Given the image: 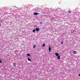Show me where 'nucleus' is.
I'll list each match as a JSON object with an SVG mask.
<instances>
[{
	"mask_svg": "<svg viewBox=\"0 0 80 80\" xmlns=\"http://www.w3.org/2000/svg\"><path fill=\"white\" fill-rule=\"evenodd\" d=\"M36 32H38V31H39V30H40V29H39V28H36Z\"/></svg>",
	"mask_w": 80,
	"mask_h": 80,
	"instance_id": "obj_1",
	"label": "nucleus"
},
{
	"mask_svg": "<svg viewBox=\"0 0 80 80\" xmlns=\"http://www.w3.org/2000/svg\"><path fill=\"white\" fill-rule=\"evenodd\" d=\"M33 14L34 15H38V13L37 12H34Z\"/></svg>",
	"mask_w": 80,
	"mask_h": 80,
	"instance_id": "obj_2",
	"label": "nucleus"
},
{
	"mask_svg": "<svg viewBox=\"0 0 80 80\" xmlns=\"http://www.w3.org/2000/svg\"><path fill=\"white\" fill-rule=\"evenodd\" d=\"M60 57H61V56H60V55H59L58 57V60H60Z\"/></svg>",
	"mask_w": 80,
	"mask_h": 80,
	"instance_id": "obj_3",
	"label": "nucleus"
},
{
	"mask_svg": "<svg viewBox=\"0 0 80 80\" xmlns=\"http://www.w3.org/2000/svg\"><path fill=\"white\" fill-rule=\"evenodd\" d=\"M49 52H50V51H51V47H49Z\"/></svg>",
	"mask_w": 80,
	"mask_h": 80,
	"instance_id": "obj_4",
	"label": "nucleus"
},
{
	"mask_svg": "<svg viewBox=\"0 0 80 80\" xmlns=\"http://www.w3.org/2000/svg\"><path fill=\"white\" fill-rule=\"evenodd\" d=\"M55 54L56 55V57L58 56V53H55Z\"/></svg>",
	"mask_w": 80,
	"mask_h": 80,
	"instance_id": "obj_5",
	"label": "nucleus"
},
{
	"mask_svg": "<svg viewBox=\"0 0 80 80\" xmlns=\"http://www.w3.org/2000/svg\"><path fill=\"white\" fill-rule=\"evenodd\" d=\"M28 61H29L30 62H32V60H31V59H30V58H28Z\"/></svg>",
	"mask_w": 80,
	"mask_h": 80,
	"instance_id": "obj_6",
	"label": "nucleus"
},
{
	"mask_svg": "<svg viewBox=\"0 0 80 80\" xmlns=\"http://www.w3.org/2000/svg\"><path fill=\"white\" fill-rule=\"evenodd\" d=\"M73 52L74 53V54H77V51H73Z\"/></svg>",
	"mask_w": 80,
	"mask_h": 80,
	"instance_id": "obj_7",
	"label": "nucleus"
},
{
	"mask_svg": "<svg viewBox=\"0 0 80 80\" xmlns=\"http://www.w3.org/2000/svg\"><path fill=\"white\" fill-rule=\"evenodd\" d=\"M42 46L43 47H45V44H43Z\"/></svg>",
	"mask_w": 80,
	"mask_h": 80,
	"instance_id": "obj_8",
	"label": "nucleus"
},
{
	"mask_svg": "<svg viewBox=\"0 0 80 80\" xmlns=\"http://www.w3.org/2000/svg\"><path fill=\"white\" fill-rule=\"evenodd\" d=\"M36 31V30H35V29H33L32 30V32H35Z\"/></svg>",
	"mask_w": 80,
	"mask_h": 80,
	"instance_id": "obj_9",
	"label": "nucleus"
},
{
	"mask_svg": "<svg viewBox=\"0 0 80 80\" xmlns=\"http://www.w3.org/2000/svg\"><path fill=\"white\" fill-rule=\"evenodd\" d=\"M27 56L30 57V54H27Z\"/></svg>",
	"mask_w": 80,
	"mask_h": 80,
	"instance_id": "obj_10",
	"label": "nucleus"
},
{
	"mask_svg": "<svg viewBox=\"0 0 80 80\" xmlns=\"http://www.w3.org/2000/svg\"><path fill=\"white\" fill-rule=\"evenodd\" d=\"M36 47V46L34 45H33V48H35Z\"/></svg>",
	"mask_w": 80,
	"mask_h": 80,
	"instance_id": "obj_11",
	"label": "nucleus"
},
{
	"mask_svg": "<svg viewBox=\"0 0 80 80\" xmlns=\"http://www.w3.org/2000/svg\"><path fill=\"white\" fill-rule=\"evenodd\" d=\"M68 12H69V13H72V11H68Z\"/></svg>",
	"mask_w": 80,
	"mask_h": 80,
	"instance_id": "obj_12",
	"label": "nucleus"
},
{
	"mask_svg": "<svg viewBox=\"0 0 80 80\" xmlns=\"http://www.w3.org/2000/svg\"><path fill=\"white\" fill-rule=\"evenodd\" d=\"M2 63V61L1 60H0V63Z\"/></svg>",
	"mask_w": 80,
	"mask_h": 80,
	"instance_id": "obj_13",
	"label": "nucleus"
},
{
	"mask_svg": "<svg viewBox=\"0 0 80 80\" xmlns=\"http://www.w3.org/2000/svg\"><path fill=\"white\" fill-rule=\"evenodd\" d=\"M63 41H62L61 42V44H63Z\"/></svg>",
	"mask_w": 80,
	"mask_h": 80,
	"instance_id": "obj_14",
	"label": "nucleus"
},
{
	"mask_svg": "<svg viewBox=\"0 0 80 80\" xmlns=\"http://www.w3.org/2000/svg\"><path fill=\"white\" fill-rule=\"evenodd\" d=\"M40 24H42V22H40Z\"/></svg>",
	"mask_w": 80,
	"mask_h": 80,
	"instance_id": "obj_15",
	"label": "nucleus"
},
{
	"mask_svg": "<svg viewBox=\"0 0 80 80\" xmlns=\"http://www.w3.org/2000/svg\"><path fill=\"white\" fill-rule=\"evenodd\" d=\"M79 77H80V74H79Z\"/></svg>",
	"mask_w": 80,
	"mask_h": 80,
	"instance_id": "obj_16",
	"label": "nucleus"
},
{
	"mask_svg": "<svg viewBox=\"0 0 80 80\" xmlns=\"http://www.w3.org/2000/svg\"><path fill=\"white\" fill-rule=\"evenodd\" d=\"M1 24L0 23V27H1Z\"/></svg>",
	"mask_w": 80,
	"mask_h": 80,
	"instance_id": "obj_17",
	"label": "nucleus"
}]
</instances>
